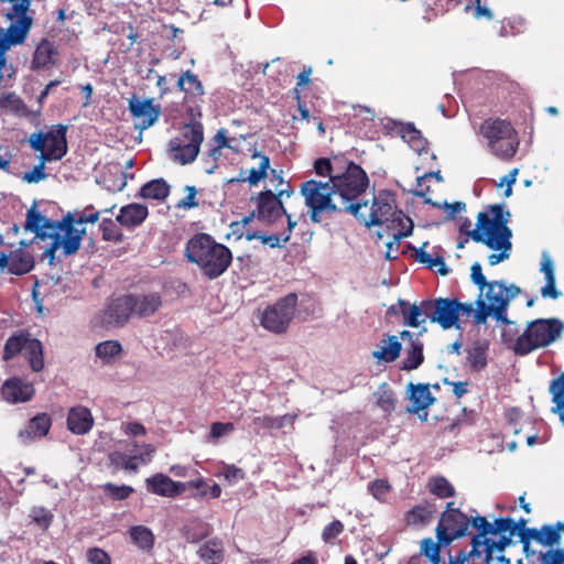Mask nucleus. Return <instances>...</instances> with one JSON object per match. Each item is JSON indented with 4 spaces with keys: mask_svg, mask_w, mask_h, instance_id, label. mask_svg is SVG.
I'll list each match as a JSON object with an SVG mask.
<instances>
[{
    "mask_svg": "<svg viewBox=\"0 0 564 564\" xmlns=\"http://www.w3.org/2000/svg\"><path fill=\"white\" fill-rule=\"evenodd\" d=\"M442 546L444 545L438 540L435 542L432 538H426L421 541L420 551L432 564H440Z\"/></svg>",
    "mask_w": 564,
    "mask_h": 564,
    "instance_id": "nucleus-49",
    "label": "nucleus"
},
{
    "mask_svg": "<svg viewBox=\"0 0 564 564\" xmlns=\"http://www.w3.org/2000/svg\"><path fill=\"white\" fill-rule=\"evenodd\" d=\"M66 126H53L47 132L32 133L28 142L30 147L41 152L43 161H57L67 153Z\"/></svg>",
    "mask_w": 564,
    "mask_h": 564,
    "instance_id": "nucleus-10",
    "label": "nucleus"
},
{
    "mask_svg": "<svg viewBox=\"0 0 564 564\" xmlns=\"http://www.w3.org/2000/svg\"><path fill=\"white\" fill-rule=\"evenodd\" d=\"M487 148L496 158L509 161L517 153L519 139L511 123L503 119H487L479 128Z\"/></svg>",
    "mask_w": 564,
    "mask_h": 564,
    "instance_id": "nucleus-8",
    "label": "nucleus"
},
{
    "mask_svg": "<svg viewBox=\"0 0 564 564\" xmlns=\"http://www.w3.org/2000/svg\"><path fill=\"white\" fill-rule=\"evenodd\" d=\"M169 194L170 186L162 178L150 181L140 189V196L145 199L164 200Z\"/></svg>",
    "mask_w": 564,
    "mask_h": 564,
    "instance_id": "nucleus-39",
    "label": "nucleus"
},
{
    "mask_svg": "<svg viewBox=\"0 0 564 564\" xmlns=\"http://www.w3.org/2000/svg\"><path fill=\"white\" fill-rule=\"evenodd\" d=\"M99 216L100 212L93 205H88L80 212L67 213L58 223H52L32 207L26 213L24 229L36 234L42 239L52 240L43 253L52 262L55 259V252L59 249L65 257L76 253L86 232L84 225L95 224Z\"/></svg>",
    "mask_w": 564,
    "mask_h": 564,
    "instance_id": "nucleus-1",
    "label": "nucleus"
},
{
    "mask_svg": "<svg viewBox=\"0 0 564 564\" xmlns=\"http://www.w3.org/2000/svg\"><path fill=\"white\" fill-rule=\"evenodd\" d=\"M35 390L33 384L19 378H12L2 386L3 398L12 403L26 402L31 400Z\"/></svg>",
    "mask_w": 564,
    "mask_h": 564,
    "instance_id": "nucleus-24",
    "label": "nucleus"
},
{
    "mask_svg": "<svg viewBox=\"0 0 564 564\" xmlns=\"http://www.w3.org/2000/svg\"><path fill=\"white\" fill-rule=\"evenodd\" d=\"M29 338V335L23 333L9 337L6 341L3 350L4 360L12 359L19 352L24 351Z\"/></svg>",
    "mask_w": 564,
    "mask_h": 564,
    "instance_id": "nucleus-47",
    "label": "nucleus"
},
{
    "mask_svg": "<svg viewBox=\"0 0 564 564\" xmlns=\"http://www.w3.org/2000/svg\"><path fill=\"white\" fill-rule=\"evenodd\" d=\"M484 301L495 311V319L507 326L514 323L507 317V310L510 302L522 293L516 284L507 285L503 281H489L484 290Z\"/></svg>",
    "mask_w": 564,
    "mask_h": 564,
    "instance_id": "nucleus-12",
    "label": "nucleus"
},
{
    "mask_svg": "<svg viewBox=\"0 0 564 564\" xmlns=\"http://www.w3.org/2000/svg\"><path fill=\"white\" fill-rule=\"evenodd\" d=\"M102 489L110 498L115 500L127 499L133 492V488L130 486H117L111 482L105 484Z\"/></svg>",
    "mask_w": 564,
    "mask_h": 564,
    "instance_id": "nucleus-59",
    "label": "nucleus"
},
{
    "mask_svg": "<svg viewBox=\"0 0 564 564\" xmlns=\"http://www.w3.org/2000/svg\"><path fill=\"white\" fill-rule=\"evenodd\" d=\"M185 256L210 280L220 276L232 261L231 251L207 234H197L186 243Z\"/></svg>",
    "mask_w": 564,
    "mask_h": 564,
    "instance_id": "nucleus-3",
    "label": "nucleus"
},
{
    "mask_svg": "<svg viewBox=\"0 0 564 564\" xmlns=\"http://www.w3.org/2000/svg\"><path fill=\"white\" fill-rule=\"evenodd\" d=\"M469 520L460 511H444L436 527V538L443 545H449L455 539L466 535Z\"/></svg>",
    "mask_w": 564,
    "mask_h": 564,
    "instance_id": "nucleus-16",
    "label": "nucleus"
},
{
    "mask_svg": "<svg viewBox=\"0 0 564 564\" xmlns=\"http://www.w3.org/2000/svg\"><path fill=\"white\" fill-rule=\"evenodd\" d=\"M300 193L313 223L318 224L325 216L343 213L330 178L325 182L307 180L300 185Z\"/></svg>",
    "mask_w": 564,
    "mask_h": 564,
    "instance_id": "nucleus-7",
    "label": "nucleus"
},
{
    "mask_svg": "<svg viewBox=\"0 0 564 564\" xmlns=\"http://www.w3.org/2000/svg\"><path fill=\"white\" fill-rule=\"evenodd\" d=\"M34 267V259L29 252L18 250L9 257V272L21 275L30 272Z\"/></svg>",
    "mask_w": 564,
    "mask_h": 564,
    "instance_id": "nucleus-37",
    "label": "nucleus"
},
{
    "mask_svg": "<svg viewBox=\"0 0 564 564\" xmlns=\"http://www.w3.org/2000/svg\"><path fill=\"white\" fill-rule=\"evenodd\" d=\"M196 554L204 564H221L225 558L224 542L218 538H212L198 547Z\"/></svg>",
    "mask_w": 564,
    "mask_h": 564,
    "instance_id": "nucleus-30",
    "label": "nucleus"
},
{
    "mask_svg": "<svg viewBox=\"0 0 564 564\" xmlns=\"http://www.w3.org/2000/svg\"><path fill=\"white\" fill-rule=\"evenodd\" d=\"M297 307V296L290 293L268 305L260 314V324L267 330L274 334H283L288 330L294 318Z\"/></svg>",
    "mask_w": 564,
    "mask_h": 564,
    "instance_id": "nucleus-11",
    "label": "nucleus"
},
{
    "mask_svg": "<svg viewBox=\"0 0 564 564\" xmlns=\"http://www.w3.org/2000/svg\"><path fill=\"white\" fill-rule=\"evenodd\" d=\"M253 159H259V166L251 170H241L239 173L238 181L248 182L250 185H257L260 181L268 176V170L270 167V159L262 154L254 152Z\"/></svg>",
    "mask_w": 564,
    "mask_h": 564,
    "instance_id": "nucleus-32",
    "label": "nucleus"
},
{
    "mask_svg": "<svg viewBox=\"0 0 564 564\" xmlns=\"http://www.w3.org/2000/svg\"><path fill=\"white\" fill-rule=\"evenodd\" d=\"M540 271L544 274L545 285L541 288V295L544 299L556 300L561 296V292L555 288V271L551 256L544 251L542 253Z\"/></svg>",
    "mask_w": 564,
    "mask_h": 564,
    "instance_id": "nucleus-31",
    "label": "nucleus"
},
{
    "mask_svg": "<svg viewBox=\"0 0 564 564\" xmlns=\"http://www.w3.org/2000/svg\"><path fill=\"white\" fill-rule=\"evenodd\" d=\"M149 212L147 206L132 203L120 208V212L116 217V221L127 228H134L145 220Z\"/></svg>",
    "mask_w": 564,
    "mask_h": 564,
    "instance_id": "nucleus-28",
    "label": "nucleus"
},
{
    "mask_svg": "<svg viewBox=\"0 0 564 564\" xmlns=\"http://www.w3.org/2000/svg\"><path fill=\"white\" fill-rule=\"evenodd\" d=\"M405 358L403 359V366L402 369L404 370H414L417 369L423 360V343L416 336L415 341L410 344V346L405 350Z\"/></svg>",
    "mask_w": 564,
    "mask_h": 564,
    "instance_id": "nucleus-42",
    "label": "nucleus"
},
{
    "mask_svg": "<svg viewBox=\"0 0 564 564\" xmlns=\"http://www.w3.org/2000/svg\"><path fill=\"white\" fill-rule=\"evenodd\" d=\"M145 484L148 491L162 497H175L185 491V484L174 481L164 474L147 478Z\"/></svg>",
    "mask_w": 564,
    "mask_h": 564,
    "instance_id": "nucleus-23",
    "label": "nucleus"
},
{
    "mask_svg": "<svg viewBox=\"0 0 564 564\" xmlns=\"http://www.w3.org/2000/svg\"><path fill=\"white\" fill-rule=\"evenodd\" d=\"M213 529L209 523L202 520H194L184 525L183 536L188 543H198L210 535Z\"/></svg>",
    "mask_w": 564,
    "mask_h": 564,
    "instance_id": "nucleus-36",
    "label": "nucleus"
},
{
    "mask_svg": "<svg viewBox=\"0 0 564 564\" xmlns=\"http://www.w3.org/2000/svg\"><path fill=\"white\" fill-rule=\"evenodd\" d=\"M330 183L334 186L337 199L341 202L343 213L358 215L368 202L362 199L369 185L366 172L356 163L348 162L344 172L332 176Z\"/></svg>",
    "mask_w": 564,
    "mask_h": 564,
    "instance_id": "nucleus-5",
    "label": "nucleus"
},
{
    "mask_svg": "<svg viewBox=\"0 0 564 564\" xmlns=\"http://www.w3.org/2000/svg\"><path fill=\"white\" fill-rule=\"evenodd\" d=\"M471 545V550L468 553L459 551L455 557L451 556L448 564H469L470 561H474L476 557L480 558L482 551H480L479 547L482 546V544L481 541L478 540V536L473 538Z\"/></svg>",
    "mask_w": 564,
    "mask_h": 564,
    "instance_id": "nucleus-48",
    "label": "nucleus"
},
{
    "mask_svg": "<svg viewBox=\"0 0 564 564\" xmlns=\"http://www.w3.org/2000/svg\"><path fill=\"white\" fill-rule=\"evenodd\" d=\"M467 361L471 369L476 371L482 370L487 365L486 351L477 346L468 350Z\"/></svg>",
    "mask_w": 564,
    "mask_h": 564,
    "instance_id": "nucleus-57",
    "label": "nucleus"
},
{
    "mask_svg": "<svg viewBox=\"0 0 564 564\" xmlns=\"http://www.w3.org/2000/svg\"><path fill=\"white\" fill-rule=\"evenodd\" d=\"M561 533H564V522H557L555 525L545 524L541 529L532 528L525 531L522 538L524 550H528L527 540H534L543 546H555L560 544Z\"/></svg>",
    "mask_w": 564,
    "mask_h": 564,
    "instance_id": "nucleus-20",
    "label": "nucleus"
},
{
    "mask_svg": "<svg viewBox=\"0 0 564 564\" xmlns=\"http://www.w3.org/2000/svg\"><path fill=\"white\" fill-rule=\"evenodd\" d=\"M57 54V50L52 42L42 40L34 52L32 67L39 69L54 65Z\"/></svg>",
    "mask_w": 564,
    "mask_h": 564,
    "instance_id": "nucleus-33",
    "label": "nucleus"
},
{
    "mask_svg": "<svg viewBox=\"0 0 564 564\" xmlns=\"http://www.w3.org/2000/svg\"><path fill=\"white\" fill-rule=\"evenodd\" d=\"M30 517L32 518V521L42 529L48 528L53 520V514L43 507L33 508Z\"/></svg>",
    "mask_w": 564,
    "mask_h": 564,
    "instance_id": "nucleus-61",
    "label": "nucleus"
},
{
    "mask_svg": "<svg viewBox=\"0 0 564 564\" xmlns=\"http://www.w3.org/2000/svg\"><path fill=\"white\" fill-rule=\"evenodd\" d=\"M564 330V324L557 318H539L528 324L525 330L516 339L509 330L501 337L518 356H525L557 340Z\"/></svg>",
    "mask_w": 564,
    "mask_h": 564,
    "instance_id": "nucleus-4",
    "label": "nucleus"
},
{
    "mask_svg": "<svg viewBox=\"0 0 564 564\" xmlns=\"http://www.w3.org/2000/svg\"><path fill=\"white\" fill-rule=\"evenodd\" d=\"M410 391V406L408 411L410 413H415L422 420L427 419L426 409L433 404L435 399L432 397L429 384H409Z\"/></svg>",
    "mask_w": 564,
    "mask_h": 564,
    "instance_id": "nucleus-21",
    "label": "nucleus"
},
{
    "mask_svg": "<svg viewBox=\"0 0 564 564\" xmlns=\"http://www.w3.org/2000/svg\"><path fill=\"white\" fill-rule=\"evenodd\" d=\"M429 488L433 495L440 498H448L455 495L454 487L443 477L431 479Z\"/></svg>",
    "mask_w": 564,
    "mask_h": 564,
    "instance_id": "nucleus-53",
    "label": "nucleus"
},
{
    "mask_svg": "<svg viewBox=\"0 0 564 564\" xmlns=\"http://www.w3.org/2000/svg\"><path fill=\"white\" fill-rule=\"evenodd\" d=\"M235 430V425L230 422H215L210 426L209 434L207 435V442L216 443L218 438L229 435Z\"/></svg>",
    "mask_w": 564,
    "mask_h": 564,
    "instance_id": "nucleus-58",
    "label": "nucleus"
},
{
    "mask_svg": "<svg viewBox=\"0 0 564 564\" xmlns=\"http://www.w3.org/2000/svg\"><path fill=\"white\" fill-rule=\"evenodd\" d=\"M296 417V414L290 413L280 416H256L252 420V425L257 433H260L261 431L282 430L286 426L293 430Z\"/></svg>",
    "mask_w": 564,
    "mask_h": 564,
    "instance_id": "nucleus-29",
    "label": "nucleus"
},
{
    "mask_svg": "<svg viewBox=\"0 0 564 564\" xmlns=\"http://www.w3.org/2000/svg\"><path fill=\"white\" fill-rule=\"evenodd\" d=\"M177 86L188 97H198L204 95V87L200 80L191 70H187L181 75L177 80Z\"/></svg>",
    "mask_w": 564,
    "mask_h": 564,
    "instance_id": "nucleus-41",
    "label": "nucleus"
},
{
    "mask_svg": "<svg viewBox=\"0 0 564 564\" xmlns=\"http://www.w3.org/2000/svg\"><path fill=\"white\" fill-rule=\"evenodd\" d=\"M128 109L134 119L137 129L145 130L152 127L161 115V106L153 98L141 99L133 95L128 101Z\"/></svg>",
    "mask_w": 564,
    "mask_h": 564,
    "instance_id": "nucleus-17",
    "label": "nucleus"
},
{
    "mask_svg": "<svg viewBox=\"0 0 564 564\" xmlns=\"http://www.w3.org/2000/svg\"><path fill=\"white\" fill-rule=\"evenodd\" d=\"M401 349L398 336L386 335L372 351V357L379 362H393L399 358Z\"/></svg>",
    "mask_w": 564,
    "mask_h": 564,
    "instance_id": "nucleus-27",
    "label": "nucleus"
},
{
    "mask_svg": "<svg viewBox=\"0 0 564 564\" xmlns=\"http://www.w3.org/2000/svg\"><path fill=\"white\" fill-rule=\"evenodd\" d=\"M134 315L130 294L112 300L104 312V323L107 326L121 327Z\"/></svg>",
    "mask_w": 564,
    "mask_h": 564,
    "instance_id": "nucleus-19",
    "label": "nucleus"
},
{
    "mask_svg": "<svg viewBox=\"0 0 564 564\" xmlns=\"http://www.w3.org/2000/svg\"><path fill=\"white\" fill-rule=\"evenodd\" d=\"M425 316L431 322L438 323L444 329L457 325L459 319L462 303L457 300L437 299L434 301H424Z\"/></svg>",
    "mask_w": 564,
    "mask_h": 564,
    "instance_id": "nucleus-15",
    "label": "nucleus"
},
{
    "mask_svg": "<svg viewBox=\"0 0 564 564\" xmlns=\"http://www.w3.org/2000/svg\"><path fill=\"white\" fill-rule=\"evenodd\" d=\"M377 401L376 404L386 413H391L394 410L395 401L394 394L387 383H383L378 392L375 393Z\"/></svg>",
    "mask_w": 564,
    "mask_h": 564,
    "instance_id": "nucleus-50",
    "label": "nucleus"
},
{
    "mask_svg": "<svg viewBox=\"0 0 564 564\" xmlns=\"http://www.w3.org/2000/svg\"><path fill=\"white\" fill-rule=\"evenodd\" d=\"M184 189L187 193V195L176 203V205H175L176 208L188 210V209L197 207L198 202L196 199V195H197L196 187L193 185H186Z\"/></svg>",
    "mask_w": 564,
    "mask_h": 564,
    "instance_id": "nucleus-62",
    "label": "nucleus"
},
{
    "mask_svg": "<svg viewBox=\"0 0 564 564\" xmlns=\"http://www.w3.org/2000/svg\"><path fill=\"white\" fill-rule=\"evenodd\" d=\"M256 209L249 216L242 218V224H249L253 218L265 224H274L278 219L286 215L282 202L279 196L271 191H264L258 194L254 198Z\"/></svg>",
    "mask_w": 564,
    "mask_h": 564,
    "instance_id": "nucleus-14",
    "label": "nucleus"
},
{
    "mask_svg": "<svg viewBox=\"0 0 564 564\" xmlns=\"http://www.w3.org/2000/svg\"><path fill=\"white\" fill-rule=\"evenodd\" d=\"M552 401L555 403L553 412L557 413L561 422L564 424V373L554 379L550 384Z\"/></svg>",
    "mask_w": 564,
    "mask_h": 564,
    "instance_id": "nucleus-44",
    "label": "nucleus"
},
{
    "mask_svg": "<svg viewBox=\"0 0 564 564\" xmlns=\"http://www.w3.org/2000/svg\"><path fill=\"white\" fill-rule=\"evenodd\" d=\"M507 219L503 217V209L499 205L490 206L488 212H481L477 217V225L469 237L476 241L486 245L498 253H491L488 257L490 265H496L510 258L511 251V230L507 226Z\"/></svg>",
    "mask_w": 564,
    "mask_h": 564,
    "instance_id": "nucleus-2",
    "label": "nucleus"
},
{
    "mask_svg": "<svg viewBox=\"0 0 564 564\" xmlns=\"http://www.w3.org/2000/svg\"><path fill=\"white\" fill-rule=\"evenodd\" d=\"M94 425V417L88 408L77 405L68 411L67 427L77 435L87 434Z\"/></svg>",
    "mask_w": 564,
    "mask_h": 564,
    "instance_id": "nucleus-26",
    "label": "nucleus"
},
{
    "mask_svg": "<svg viewBox=\"0 0 564 564\" xmlns=\"http://www.w3.org/2000/svg\"><path fill=\"white\" fill-rule=\"evenodd\" d=\"M33 371L39 372L44 367L43 346L39 339L29 338L28 344L22 351Z\"/></svg>",
    "mask_w": 564,
    "mask_h": 564,
    "instance_id": "nucleus-38",
    "label": "nucleus"
},
{
    "mask_svg": "<svg viewBox=\"0 0 564 564\" xmlns=\"http://www.w3.org/2000/svg\"><path fill=\"white\" fill-rule=\"evenodd\" d=\"M87 558L90 564H111L110 555L98 547L89 549L87 552Z\"/></svg>",
    "mask_w": 564,
    "mask_h": 564,
    "instance_id": "nucleus-64",
    "label": "nucleus"
},
{
    "mask_svg": "<svg viewBox=\"0 0 564 564\" xmlns=\"http://www.w3.org/2000/svg\"><path fill=\"white\" fill-rule=\"evenodd\" d=\"M11 4L12 8L7 13V19L11 23L7 29L0 28V79L7 64L6 53L12 46L24 43L33 23L32 17L28 14L29 9H25V1Z\"/></svg>",
    "mask_w": 564,
    "mask_h": 564,
    "instance_id": "nucleus-9",
    "label": "nucleus"
},
{
    "mask_svg": "<svg viewBox=\"0 0 564 564\" xmlns=\"http://www.w3.org/2000/svg\"><path fill=\"white\" fill-rule=\"evenodd\" d=\"M95 352L104 364H111L122 354V346L118 340H106L95 347Z\"/></svg>",
    "mask_w": 564,
    "mask_h": 564,
    "instance_id": "nucleus-43",
    "label": "nucleus"
},
{
    "mask_svg": "<svg viewBox=\"0 0 564 564\" xmlns=\"http://www.w3.org/2000/svg\"><path fill=\"white\" fill-rule=\"evenodd\" d=\"M132 543L143 552H150L154 546V534L144 525H134L129 530Z\"/></svg>",
    "mask_w": 564,
    "mask_h": 564,
    "instance_id": "nucleus-35",
    "label": "nucleus"
},
{
    "mask_svg": "<svg viewBox=\"0 0 564 564\" xmlns=\"http://www.w3.org/2000/svg\"><path fill=\"white\" fill-rule=\"evenodd\" d=\"M203 140L204 132L200 123L185 124L181 138L170 142L172 159L183 165L192 163L199 153Z\"/></svg>",
    "mask_w": 564,
    "mask_h": 564,
    "instance_id": "nucleus-13",
    "label": "nucleus"
},
{
    "mask_svg": "<svg viewBox=\"0 0 564 564\" xmlns=\"http://www.w3.org/2000/svg\"><path fill=\"white\" fill-rule=\"evenodd\" d=\"M133 313L144 318L154 315L163 305L162 295L158 292L130 294Z\"/></svg>",
    "mask_w": 564,
    "mask_h": 564,
    "instance_id": "nucleus-22",
    "label": "nucleus"
},
{
    "mask_svg": "<svg viewBox=\"0 0 564 564\" xmlns=\"http://www.w3.org/2000/svg\"><path fill=\"white\" fill-rule=\"evenodd\" d=\"M404 231L403 226L397 227V228H390V229H382V231L379 232V237L382 238L383 236L392 237L391 241L387 242V251H386V258L389 260L397 259L398 252H399V246L402 238L405 236H401V232Z\"/></svg>",
    "mask_w": 564,
    "mask_h": 564,
    "instance_id": "nucleus-46",
    "label": "nucleus"
},
{
    "mask_svg": "<svg viewBox=\"0 0 564 564\" xmlns=\"http://www.w3.org/2000/svg\"><path fill=\"white\" fill-rule=\"evenodd\" d=\"M427 246V242H424L423 246L419 249H414L415 251V260L420 263L425 264L429 269L435 270L437 273L442 275L448 274V269L445 264L443 257L436 256L432 257L429 252L424 250Z\"/></svg>",
    "mask_w": 564,
    "mask_h": 564,
    "instance_id": "nucleus-40",
    "label": "nucleus"
},
{
    "mask_svg": "<svg viewBox=\"0 0 564 564\" xmlns=\"http://www.w3.org/2000/svg\"><path fill=\"white\" fill-rule=\"evenodd\" d=\"M477 311L474 314V321L477 325L486 323L489 316L495 318V311L486 304V302L479 296L476 301Z\"/></svg>",
    "mask_w": 564,
    "mask_h": 564,
    "instance_id": "nucleus-63",
    "label": "nucleus"
},
{
    "mask_svg": "<svg viewBox=\"0 0 564 564\" xmlns=\"http://www.w3.org/2000/svg\"><path fill=\"white\" fill-rule=\"evenodd\" d=\"M402 138L415 150L424 147L421 132L412 123H408L402 128Z\"/></svg>",
    "mask_w": 564,
    "mask_h": 564,
    "instance_id": "nucleus-55",
    "label": "nucleus"
},
{
    "mask_svg": "<svg viewBox=\"0 0 564 564\" xmlns=\"http://www.w3.org/2000/svg\"><path fill=\"white\" fill-rule=\"evenodd\" d=\"M518 525L511 518H501L495 521L492 534L500 535L499 541L485 539L481 541L486 560H490L496 551L501 552L510 544L511 539L517 534Z\"/></svg>",
    "mask_w": 564,
    "mask_h": 564,
    "instance_id": "nucleus-18",
    "label": "nucleus"
},
{
    "mask_svg": "<svg viewBox=\"0 0 564 564\" xmlns=\"http://www.w3.org/2000/svg\"><path fill=\"white\" fill-rule=\"evenodd\" d=\"M246 237L248 240L256 239V238L260 239L263 245H268L271 248L281 247V242H288L290 240L289 234L262 235V234L253 232V234H247Z\"/></svg>",
    "mask_w": 564,
    "mask_h": 564,
    "instance_id": "nucleus-54",
    "label": "nucleus"
},
{
    "mask_svg": "<svg viewBox=\"0 0 564 564\" xmlns=\"http://www.w3.org/2000/svg\"><path fill=\"white\" fill-rule=\"evenodd\" d=\"M399 306L403 316V323L410 327H419L427 318L425 316L424 301L420 306L410 305L403 300H399Z\"/></svg>",
    "mask_w": 564,
    "mask_h": 564,
    "instance_id": "nucleus-34",
    "label": "nucleus"
},
{
    "mask_svg": "<svg viewBox=\"0 0 564 564\" xmlns=\"http://www.w3.org/2000/svg\"><path fill=\"white\" fill-rule=\"evenodd\" d=\"M0 106L18 116H25L28 112V107L24 101L13 93L2 97L0 99Z\"/></svg>",
    "mask_w": 564,
    "mask_h": 564,
    "instance_id": "nucleus-51",
    "label": "nucleus"
},
{
    "mask_svg": "<svg viewBox=\"0 0 564 564\" xmlns=\"http://www.w3.org/2000/svg\"><path fill=\"white\" fill-rule=\"evenodd\" d=\"M52 421L48 414L41 413L32 417L26 426L19 432V438L23 444H29L36 438L45 436L51 427Z\"/></svg>",
    "mask_w": 564,
    "mask_h": 564,
    "instance_id": "nucleus-25",
    "label": "nucleus"
},
{
    "mask_svg": "<svg viewBox=\"0 0 564 564\" xmlns=\"http://www.w3.org/2000/svg\"><path fill=\"white\" fill-rule=\"evenodd\" d=\"M100 230L102 232V239L106 241L120 242L123 239V235L116 221L110 218L102 219Z\"/></svg>",
    "mask_w": 564,
    "mask_h": 564,
    "instance_id": "nucleus-52",
    "label": "nucleus"
},
{
    "mask_svg": "<svg viewBox=\"0 0 564 564\" xmlns=\"http://www.w3.org/2000/svg\"><path fill=\"white\" fill-rule=\"evenodd\" d=\"M46 162L47 161H43V159H40L39 164H36L31 171L23 173L22 181L28 184L44 181L47 177V174L45 173Z\"/></svg>",
    "mask_w": 564,
    "mask_h": 564,
    "instance_id": "nucleus-60",
    "label": "nucleus"
},
{
    "mask_svg": "<svg viewBox=\"0 0 564 564\" xmlns=\"http://www.w3.org/2000/svg\"><path fill=\"white\" fill-rule=\"evenodd\" d=\"M314 171L317 175L329 180L332 176H336L339 169L329 159L321 158L314 162Z\"/></svg>",
    "mask_w": 564,
    "mask_h": 564,
    "instance_id": "nucleus-56",
    "label": "nucleus"
},
{
    "mask_svg": "<svg viewBox=\"0 0 564 564\" xmlns=\"http://www.w3.org/2000/svg\"><path fill=\"white\" fill-rule=\"evenodd\" d=\"M354 216L367 227L380 225L384 226L383 229H390L403 226L404 231L401 236H410L413 230L412 220L397 208L395 196L389 191H379L373 196L368 215L358 212V215Z\"/></svg>",
    "mask_w": 564,
    "mask_h": 564,
    "instance_id": "nucleus-6",
    "label": "nucleus"
},
{
    "mask_svg": "<svg viewBox=\"0 0 564 564\" xmlns=\"http://www.w3.org/2000/svg\"><path fill=\"white\" fill-rule=\"evenodd\" d=\"M434 512L433 505H419L406 513L405 521L410 525H422L431 521Z\"/></svg>",
    "mask_w": 564,
    "mask_h": 564,
    "instance_id": "nucleus-45",
    "label": "nucleus"
}]
</instances>
